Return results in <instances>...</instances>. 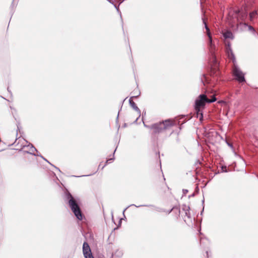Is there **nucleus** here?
<instances>
[{"label":"nucleus","mask_w":258,"mask_h":258,"mask_svg":"<svg viewBox=\"0 0 258 258\" xmlns=\"http://www.w3.org/2000/svg\"><path fill=\"white\" fill-rule=\"evenodd\" d=\"M216 100V98L215 96H213L211 99L207 98L206 95L204 94L200 95L198 98L196 100L195 102V110L197 112V117H199L200 120H202L203 117L202 109L204 108L206 103H212Z\"/></svg>","instance_id":"f257e3e1"},{"label":"nucleus","mask_w":258,"mask_h":258,"mask_svg":"<svg viewBox=\"0 0 258 258\" xmlns=\"http://www.w3.org/2000/svg\"><path fill=\"white\" fill-rule=\"evenodd\" d=\"M174 121L172 119H167L162 122L155 123L151 126L155 134L160 133L165 130H168L174 125Z\"/></svg>","instance_id":"f03ea898"},{"label":"nucleus","mask_w":258,"mask_h":258,"mask_svg":"<svg viewBox=\"0 0 258 258\" xmlns=\"http://www.w3.org/2000/svg\"><path fill=\"white\" fill-rule=\"evenodd\" d=\"M68 199L69 200V206L72 211L74 213L75 216L78 219L80 220H82L83 216L81 213V209L75 200L70 193L68 195Z\"/></svg>","instance_id":"7ed1b4c3"},{"label":"nucleus","mask_w":258,"mask_h":258,"mask_svg":"<svg viewBox=\"0 0 258 258\" xmlns=\"http://www.w3.org/2000/svg\"><path fill=\"white\" fill-rule=\"evenodd\" d=\"M233 75L235 77L236 79L239 82L245 81L244 74L238 68L237 66H234L233 69Z\"/></svg>","instance_id":"20e7f679"},{"label":"nucleus","mask_w":258,"mask_h":258,"mask_svg":"<svg viewBox=\"0 0 258 258\" xmlns=\"http://www.w3.org/2000/svg\"><path fill=\"white\" fill-rule=\"evenodd\" d=\"M83 252L85 258H94L90 247L87 242L83 243Z\"/></svg>","instance_id":"39448f33"},{"label":"nucleus","mask_w":258,"mask_h":258,"mask_svg":"<svg viewBox=\"0 0 258 258\" xmlns=\"http://www.w3.org/2000/svg\"><path fill=\"white\" fill-rule=\"evenodd\" d=\"M203 22H204V23L205 24V28H206V31H207V35L208 36L209 38V43H210V50H211V51H212L213 49L214 48L215 46H214V45L212 43V37L211 36V34H210V29H209V27L207 26L206 22L204 20H203Z\"/></svg>","instance_id":"423d86ee"},{"label":"nucleus","mask_w":258,"mask_h":258,"mask_svg":"<svg viewBox=\"0 0 258 258\" xmlns=\"http://www.w3.org/2000/svg\"><path fill=\"white\" fill-rule=\"evenodd\" d=\"M129 103L131 106L138 112L139 115V116L141 115V111L140 109L137 106L136 103L131 99V98L129 100Z\"/></svg>","instance_id":"0eeeda50"},{"label":"nucleus","mask_w":258,"mask_h":258,"mask_svg":"<svg viewBox=\"0 0 258 258\" xmlns=\"http://www.w3.org/2000/svg\"><path fill=\"white\" fill-rule=\"evenodd\" d=\"M238 28L242 31H245L248 27L246 23H239L238 25Z\"/></svg>","instance_id":"6e6552de"},{"label":"nucleus","mask_w":258,"mask_h":258,"mask_svg":"<svg viewBox=\"0 0 258 258\" xmlns=\"http://www.w3.org/2000/svg\"><path fill=\"white\" fill-rule=\"evenodd\" d=\"M223 36L225 38H231V39H233V34L232 33L230 32V31H227V32H225L224 34H223Z\"/></svg>","instance_id":"1a4fd4ad"},{"label":"nucleus","mask_w":258,"mask_h":258,"mask_svg":"<svg viewBox=\"0 0 258 258\" xmlns=\"http://www.w3.org/2000/svg\"><path fill=\"white\" fill-rule=\"evenodd\" d=\"M229 52H228V56L230 58L232 59L233 60V62L235 61V57L234 56V54L233 53L232 50L231 48H229Z\"/></svg>","instance_id":"9d476101"},{"label":"nucleus","mask_w":258,"mask_h":258,"mask_svg":"<svg viewBox=\"0 0 258 258\" xmlns=\"http://www.w3.org/2000/svg\"><path fill=\"white\" fill-rule=\"evenodd\" d=\"M36 151V149L32 145L31 146L29 151H26L27 153L31 154H34V152Z\"/></svg>","instance_id":"9b49d317"},{"label":"nucleus","mask_w":258,"mask_h":258,"mask_svg":"<svg viewBox=\"0 0 258 258\" xmlns=\"http://www.w3.org/2000/svg\"><path fill=\"white\" fill-rule=\"evenodd\" d=\"M256 15V11H253V12L250 13V14H249L250 20L251 21H252L253 18L254 17V16Z\"/></svg>","instance_id":"f8f14e48"},{"label":"nucleus","mask_w":258,"mask_h":258,"mask_svg":"<svg viewBox=\"0 0 258 258\" xmlns=\"http://www.w3.org/2000/svg\"><path fill=\"white\" fill-rule=\"evenodd\" d=\"M247 28L249 31L252 32V33H254L255 32V30L252 26H251L250 25H248Z\"/></svg>","instance_id":"ddd939ff"},{"label":"nucleus","mask_w":258,"mask_h":258,"mask_svg":"<svg viewBox=\"0 0 258 258\" xmlns=\"http://www.w3.org/2000/svg\"><path fill=\"white\" fill-rule=\"evenodd\" d=\"M183 192L184 194L185 195L187 193L188 190L187 189H183Z\"/></svg>","instance_id":"4468645a"},{"label":"nucleus","mask_w":258,"mask_h":258,"mask_svg":"<svg viewBox=\"0 0 258 258\" xmlns=\"http://www.w3.org/2000/svg\"><path fill=\"white\" fill-rule=\"evenodd\" d=\"M185 208H186V211L188 212V211L189 210V207L188 206H187V207L185 206Z\"/></svg>","instance_id":"2eb2a0df"},{"label":"nucleus","mask_w":258,"mask_h":258,"mask_svg":"<svg viewBox=\"0 0 258 258\" xmlns=\"http://www.w3.org/2000/svg\"><path fill=\"white\" fill-rule=\"evenodd\" d=\"M247 16L246 14H244L242 16V19H243L244 17H245Z\"/></svg>","instance_id":"dca6fc26"},{"label":"nucleus","mask_w":258,"mask_h":258,"mask_svg":"<svg viewBox=\"0 0 258 258\" xmlns=\"http://www.w3.org/2000/svg\"><path fill=\"white\" fill-rule=\"evenodd\" d=\"M144 126L146 127H148V128H151V126H149L148 125H147L146 124H144Z\"/></svg>","instance_id":"f3484780"},{"label":"nucleus","mask_w":258,"mask_h":258,"mask_svg":"<svg viewBox=\"0 0 258 258\" xmlns=\"http://www.w3.org/2000/svg\"><path fill=\"white\" fill-rule=\"evenodd\" d=\"M111 160H112V159H108V160H107L106 161V162H107H107L110 163V161Z\"/></svg>","instance_id":"a211bd4d"},{"label":"nucleus","mask_w":258,"mask_h":258,"mask_svg":"<svg viewBox=\"0 0 258 258\" xmlns=\"http://www.w3.org/2000/svg\"><path fill=\"white\" fill-rule=\"evenodd\" d=\"M115 8L116 9L117 11H118V7H117L115 5H114Z\"/></svg>","instance_id":"6ab92c4d"},{"label":"nucleus","mask_w":258,"mask_h":258,"mask_svg":"<svg viewBox=\"0 0 258 258\" xmlns=\"http://www.w3.org/2000/svg\"><path fill=\"white\" fill-rule=\"evenodd\" d=\"M109 1V3L113 4V3L112 2L111 0H108Z\"/></svg>","instance_id":"aec40b11"},{"label":"nucleus","mask_w":258,"mask_h":258,"mask_svg":"<svg viewBox=\"0 0 258 258\" xmlns=\"http://www.w3.org/2000/svg\"><path fill=\"white\" fill-rule=\"evenodd\" d=\"M185 214H186V215H187V216H188V212H187V211H186V212H185Z\"/></svg>","instance_id":"412c9836"}]
</instances>
